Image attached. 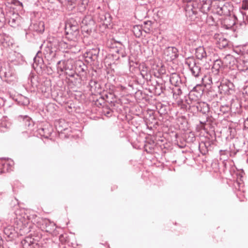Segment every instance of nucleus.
<instances>
[{"mask_svg":"<svg viewBox=\"0 0 248 248\" xmlns=\"http://www.w3.org/2000/svg\"><path fill=\"white\" fill-rule=\"evenodd\" d=\"M55 49L52 47L51 43L47 42L45 46L44 53L46 55H51Z\"/></svg>","mask_w":248,"mask_h":248,"instance_id":"nucleus-22","label":"nucleus"},{"mask_svg":"<svg viewBox=\"0 0 248 248\" xmlns=\"http://www.w3.org/2000/svg\"><path fill=\"white\" fill-rule=\"evenodd\" d=\"M236 19L235 15L227 16L224 19L222 24L226 29H229L236 24Z\"/></svg>","mask_w":248,"mask_h":248,"instance_id":"nucleus-10","label":"nucleus"},{"mask_svg":"<svg viewBox=\"0 0 248 248\" xmlns=\"http://www.w3.org/2000/svg\"><path fill=\"white\" fill-rule=\"evenodd\" d=\"M219 48H223L228 46L229 41L226 38L221 37L218 38L217 41Z\"/></svg>","mask_w":248,"mask_h":248,"instance_id":"nucleus-21","label":"nucleus"},{"mask_svg":"<svg viewBox=\"0 0 248 248\" xmlns=\"http://www.w3.org/2000/svg\"><path fill=\"white\" fill-rule=\"evenodd\" d=\"M49 43H51L55 49H62L69 48L68 43L63 40L61 37L49 38Z\"/></svg>","mask_w":248,"mask_h":248,"instance_id":"nucleus-3","label":"nucleus"},{"mask_svg":"<svg viewBox=\"0 0 248 248\" xmlns=\"http://www.w3.org/2000/svg\"><path fill=\"white\" fill-rule=\"evenodd\" d=\"M16 19L15 18H11L9 21V23L10 24V25L11 26H13V27H15L16 26V25L17 24L16 23Z\"/></svg>","mask_w":248,"mask_h":248,"instance_id":"nucleus-34","label":"nucleus"},{"mask_svg":"<svg viewBox=\"0 0 248 248\" xmlns=\"http://www.w3.org/2000/svg\"><path fill=\"white\" fill-rule=\"evenodd\" d=\"M23 121L25 125L28 127L30 126L32 124V121H31V119L27 116H25L24 117Z\"/></svg>","mask_w":248,"mask_h":248,"instance_id":"nucleus-30","label":"nucleus"},{"mask_svg":"<svg viewBox=\"0 0 248 248\" xmlns=\"http://www.w3.org/2000/svg\"><path fill=\"white\" fill-rule=\"evenodd\" d=\"M1 195V193H0V195Z\"/></svg>","mask_w":248,"mask_h":248,"instance_id":"nucleus-47","label":"nucleus"},{"mask_svg":"<svg viewBox=\"0 0 248 248\" xmlns=\"http://www.w3.org/2000/svg\"><path fill=\"white\" fill-rule=\"evenodd\" d=\"M213 4L212 13L219 16L228 15L232 10L231 4L225 0H214Z\"/></svg>","mask_w":248,"mask_h":248,"instance_id":"nucleus-1","label":"nucleus"},{"mask_svg":"<svg viewBox=\"0 0 248 248\" xmlns=\"http://www.w3.org/2000/svg\"><path fill=\"white\" fill-rule=\"evenodd\" d=\"M109 114V111H108V112L106 113V115L107 116H108Z\"/></svg>","mask_w":248,"mask_h":248,"instance_id":"nucleus-43","label":"nucleus"},{"mask_svg":"<svg viewBox=\"0 0 248 248\" xmlns=\"http://www.w3.org/2000/svg\"><path fill=\"white\" fill-rule=\"evenodd\" d=\"M219 89L220 91H222L224 93H226L229 91L228 86L224 84H221L219 86Z\"/></svg>","mask_w":248,"mask_h":248,"instance_id":"nucleus-31","label":"nucleus"},{"mask_svg":"<svg viewBox=\"0 0 248 248\" xmlns=\"http://www.w3.org/2000/svg\"><path fill=\"white\" fill-rule=\"evenodd\" d=\"M9 128V125L6 122H2L0 124V131L3 132H6Z\"/></svg>","mask_w":248,"mask_h":248,"instance_id":"nucleus-29","label":"nucleus"},{"mask_svg":"<svg viewBox=\"0 0 248 248\" xmlns=\"http://www.w3.org/2000/svg\"><path fill=\"white\" fill-rule=\"evenodd\" d=\"M214 0H200V10L203 13H212Z\"/></svg>","mask_w":248,"mask_h":248,"instance_id":"nucleus-6","label":"nucleus"},{"mask_svg":"<svg viewBox=\"0 0 248 248\" xmlns=\"http://www.w3.org/2000/svg\"><path fill=\"white\" fill-rule=\"evenodd\" d=\"M242 15H243L245 14L244 13H242Z\"/></svg>","mask_w":248,"mask_h":248,"instance_id":"nucleus-46","label":"nucleus"},{"mask_svg":"<svg viewBox=\"0 0 248 248\" xmlns=\"http://www.w3.org/2000/svg\"><path fill=\"white\" fill-rule=\"evenodd\" d=\"M99 21L105 25H108L110 23L111 18L110 15L107 13L102 12L99 16Z\"/></svg>","mask_w":248,"mask_h":248,"instance_id":"nucleus-11","label":"nucleus"},{"mask_svg":"<svg viewBox=\"0 0 248 248\" xmlns=\"http://www.w3.org/2000/svg\"><path fill=\"white\" fill-rule=\"evenodd\" d=\"M202 78V80H203V77H202V78Z\"/></svg>","mask_w":248,"mask_h":248,"instance_id":"nucleus-45","label":"nucleus"},{"mask_svg":"<svg viewBox=\"0 0 248 248\" xmlns=\"http://www.w3.org/2000/svg\"><path fill=\"white\" fill-rule=\"evenodd\" d=\"M14 165L12 160L5 159H0V173H5L8 172L12 170V168Z\"/></svg>","mask_w":248,"mask_h":248,"instance_id":"nucleus-5","label":"nucleus"},{"mask_svg":"<svg viewBox=\"0 0 248 248\" xmlns=\"http://www.w3.org/2000/svg\"><path fill=\"white\" fill-rule=\"evenodd\" d=\"M222 66V62L220 59L216 60L214 61L213 68L216 71H218L219 69Z\"/></svg>","mask_w":248,"mask_h":248,"instance_id":"nucleus-26","label":"nucleus"},{"mask_svg":"<svg viewBox=\"0 0 248 248\" xmlns=\"http://www.w3.org/2000/svg\"><path fill=\"white\" fill-rule=\"evenodd\" d=\"M40 53V51H38L37 53L36 54V55L34 58H33L34 61V63L33 64V66L34 67L35 64H36L37 65L39 63L41 62H42V59L40 58L39 56V54Z\"/></svg>","mask_w":248,"mask_h":248,"instance_id":"nucleus-28","label":"nucleus"},{"mask_svg":"<svg viewBox=\"0 0 248 248\" xmlns=\"http://www.w3.org/2000/svg\"><path fill=\"white\" fill-rule=\"evenodd\" d=\"M195 55L197 59L202 60L207 56L205 48L203 46H199L195 50Z\"/></svg>","mask_w":248,"mask_h":248,"instance_id":"nucleus-14","label":"nucleus"},{"mask_svg":"<svg viewBox=\"0 0 248 248\" xmlns=\"http://www.w3.org/2000/svg\"><path fill=\"white\" fill-rule=\"evenodd\" d=\"M243 93L248 95V85L244 87L243 90Z\"/></svg>","mask_w":248,"mask_h":248,"instance_id":"nucleus-37","label":"nucleus"},{"mask_svg":"<svg viewBox=\"0 0 248 248\" xmlns=\"http://www.w3.org/2000/svg\"><path fill=\"white\" fill-rule=\"evenodd\" d=\"M25 241V244L27 243H28V245H30L31 243H32L31 240V238H27L24 240Z\"/></svg>","mask_w":248,"mask_h":248,"instance_id":"nucleus-38","label":"nucleus"},{"mask_svg":"<svg viewBox=\"0 0 248 248\" xmlns=\"http://www.w3.org/2000/svg\"><path fill=\"white\" fill-rule=\"evenodd\" d=\"M39 134L46 138H48L51 134L52 129H48L46 128H41L38 129Z\"/></svg>","mask_w":248,"mask_h":248,"instance_id":"nucleus-20","label":"nucleus"},{"mask_svg":"<svg viewBox=\"0 0 248 248\" xmlns=\"http://www.w3.org/2000/svg\"><path fill=\"white\" fill-rule=\"evenodd\" d=\"M44 22L41 21L32 23V24L31 25L32 29L38 32H42L44 31Z\"/></svg>","mask_w":248,"mask_h":248,"instance_id":"nucleus-17","label":"nucleus"},{"mask_svg":"<svg viewBox=\"0 0 248 248\" xmlns=\"http://www.w3.org/2000/svg\"><path fill=\"white\" fill-rule=\"evenodd\" d=\"M98 53V51L96 50L89 51L87 53V58H89L92 61H95L97 58Z\"/></svg>","mask_w":248,"mask_h":248,"instance_id":"nucleus-24","label":"nucleus"},{"mask_svg":"<svg viewBox=\"0 0 248 248\" xmlns=\"http://www.w3.org/2000/svg\"><path fill=\"white\" fill-rule=\"evenodd\" d=\"M28 83L33 88L36 87L37 86V82H36V80L33 75H30V77L28 78Z\"/></svg>","mask_w":248,"mask_h":248,"instance_id":"nucleus-25","label":"nucleus"},{"mask_svg":"<svg viewBox=\"0 0 248 248\" xmlns=\"http://www.w3.org/2000/svg\"><path fill=\"white\" fill-rule=\"evenodd\" d=\"M0 75L4 76L9 81L13 80L15 78L14 72L8 65L7 68L5 67H1L0 70Z\"/></svg>","mask_w":248,"mask_h":248,"instance_id":"nucleus-9","label":"nucleus"},{"mask_svg":"<svg viewBox=\"0 0 248 248\" xmlns=\"http://www.w3.org/2000/svg\"><path fill=\"white\" fill-rule=\"evenodd\" d=\"M20 223H22V225H19V226H17V228L20 231H22V232L24 233H28L31 231V223H28L25 222L23 223L22 221H20Z\"/></svg>","mask_w":248,"mask_h":248,"instance_id":"nucleus-16","label":"nucleus"},{"mask_svg":"<svg viewBox=\"0 0 248 248\" xmlns=\"http://www.w3.org/2000/svg\"><path fill=\"white\" fill-rule=\"evenodd\" d=\"M170 82L172 85L178 87L181 84V80L179 75L176 73H172L170 77Z\"/></svg>","mask_w":248,"mask_h":248,"instance_id":"nucleus-13","label":"nucleus"},{"mask_svg":"<svg viewBox=\"0 0 248 248\" xmlns=\"http://www.w3.org/2000/svg\"><path fill=\"white\" fill-rule=\"evenodd\" d=\"M178 49L173 46L167 47L164 51V58L168 62H171L178 56Z\"/></svg>","mask_w":248,"mask_h":248,"instance_id":"nucleus-4","label":"nucleus"},{"mask_svg":"<svg viewBox=\"0 0 248 248\" xmlns=\"http://www.w3.org/2000/svg\"><path fill=\"white\" fill-rule=\"evenodd\" d=\"M182 93V90L180 88L177 89V91L173 93V95L174 96L175 94L180 95Z\"/></svg>","mask_w":248,"mask_h":248,"instance_id":"nucleus-36","label":"nucleus"},{"mask_svg":"<svg viewBox=\"0 0 248 248\" xmlns=\"http://www.w3.org/2000/svg\"><path fill=\"white\" fill-rule=\"evenodd\" d=\"M223 152H224V151H223L222 150H220V154H221V155H222V154H223V153H223Z\"/></svg>","mask_w":248,"mask_h":248,"instance_id":"nucleus-44","label":"nucleus"},{"mask_svg":"<svg viewBox=\"0 0 248 248\" xmlns=\"http://www.w3.org/2000/svg\"><path fill=\"white\" fill-rule=\"evenodd\" d=\"M211 144L209 141L201 142L199 143V148L200 152L202 155H206L209 150V148L210 147Z\"/></svg>","mask_w":248,"mask_h":248,"instance_id":"nucleus-15","label":"nucleus"},{"mask_svg":"<svg viewBox=\"0 0 248 248\" xmlns=\"http://www.w3.org/2000/svg\"><path fill=\"white\" fill-rule=\"evenodd\" d=\"M22 98L23 99V101L21 103V104L24 106L28 105L30 103L29 98L24 96L22 97Z\"/></svg>","mask_w":248,"mask_h":248,"instance_id":"nucleus-35","label":"nucleus"},{"mask_svg":"<svg viewBox=\"0 0 248 248\" xmlns=\"http://www.w3.org/2000/svg\"><path fill=\"white\" fill-rule=\"evenodd\" d=\"M64 66L63 64V61H59L57 63V68L58 73H59L60 72H64Z\"/></svg>","mask_w":248,"mask_h":248,"instance_id":"nucleus-27","label":"nucleus"},{"mask_svg":"<svg viewBox=\"0 0 248 248\" xmlns=\"http://www.w3.org/2000/svg\"><path fill=\"white\" fill-rule=\"evenodd\" d=\"M140 75L142 78L144 79H148L150 74L146 67L142 65L140 67Z\"/></svg>","mask_w":248,"mask_h":248,"instance_id":"nucleus-23","label":"nucleus"},{"mask_svg":"<svg viewBox=\"0 0 248 248\" xmlns=\"http://www.w3.org/2000/svg\"><path fill=\"white\" fill-rule=\"evenodd\" d=\"M203 105L205 106V107L206 108L207 110L208 111L209 108H208V105L207 104H203Z\"/></svg>","mask_w":248,"mask_h":248,"instance_id":"nucleus-39","label":"nucleus"},{"mask_svg":"<svg viewBox=\"0 0 248 248\" xmlns=\"http://www.w3.org/2000/svg\"><path fill=\"white\" fill-rule=\"evenodd\" d=\"M200 3H198L197 1H190L188 2L186 8L187 13L191 12L193 14L196 15L198 10H200Z\"/></svg>","mask_w":248,"mask_h":248,"instance_id":"nucleus-8","label":"nucleus"},{"mask_svg":"<svg viewBox=\"0 0 248 248\" xmlns=\"http://www.w3.org/2000/svg\"><path fill=\"white\" fill-rule=\"evenodd\" d=\"M142 27L140 25H135L133 26L132 31L136 37L140 38L142 33Z\"/></svg>","mask_w":248,"mask_h":248,"instance_id":"nucleus-19","label":"nucleus"},{"mask_svg":"<svg viewBox=\"0 0 248 248\" xmlns=\"http://www.w3.org/2000/svg\"><path fill=\"white\" fill-rule=\"evenodd\" d=\"M185 64L188 66L193 76L196 78L202 77V73L201 66L195 62L193 59H186Z\"/></svg>","mask_w":248,"mask_h":248,"instance_id":"nucleus-2","label":"nucleus"},{"mask_svg":"<svg viewBox=\"0 0 248 248\" xmlns=\"http://www.w3.org/2000/svg\"><path fill=\"white\" fill-rule=\"evenodd\" d=\"M210 19L212 20L213 21V22H214V19L212 16H209L208 17V20H210Z\"/></svg>","mask_w":248,"mask_h":248,"instance_id":"nucleus-40","label":"nucleus"},{"mask_svg":"<svg viewBox=\"0 0 248 248\" xmlns=\"http://www.w3.org/2000/svg\"><path fill=\"white\" fill-rule=\"evenodd\" d=\"M48 225L46 226V231L50 232L51 230L55 229V224L53 223L48 222Z\"/></svg>","mask_w":248,"mask_h":248,"instance_id":"nucleus-32","label":"nucleus"},{"mask_svg":"<svg viewBox=\"0 0 248 248\" xmlns=\"http://www.w3.org/2000/svg\"><path fill=\"white\" fill-rule=\"evenodd\" d=\"M117 43L118 46H116L115 52L121 57H125L126 56V53L124 51V46L120 42H118Z\"/></svg>","mask_w":248,"mask_h":248,"instance_id":"nucleus-18","label":"nucleus"},{"mask_svg":"<svg viewBox=\"0 0 248 248\" xmlns=\"http://www.w3.org/2000/svg\"><path fill=\"white\" fill-rule=\"evenodd\" d=\"M64 72L69 77H73L75 74L72 60L63 61Z\"/></svg>","mask_w":248,"mask_h":248,"instance_id":"nucleus-7","label":"nucleus"},{"mask_svg":"<svg viewBox=\"0 0 248 248\" xmlns=\"http://www.w3.org/2000/svg\"><path fill=\"white\" fill-rule=\"evenodd\" d=\"M219 36V34H215V35H214V37L215 38H217V36Z\"/></svg>","mask_w":248,"mask_h":248,"instance_id":"nucleus-41","label":"nucleus"},{"mask_svg":"<svg viewBox=\"0 0 248 248\" xmlns=\"http://www.w3.org/2000/svg\"><path fill=\"white\" fill-rule=\"evenodd\" d=\"M66 30H68L66 32L67 34L72 35L74 38H76L79 33L78 27L76 25L71 26L70 24H67Z\"/></svg>","mask_w":248,"mask_h":248,"instance_id":"nucleus-12","label":"nucleus"},{"mask_svg":"<svg viewBox=\"0 0 248 248\" xmlns=\"http://www.w3.org/2000/svg\"><path fill=\"white\" fill-rule=\"evenodd\" d=\"M60 3H62L63 0H57Z\"/></svg>","mask_w":248,"mask_h":248,"instance_id":"nucleus-42","label":"nucleus"},{"mask_svg":"<svg viewBox=\"0 0 248 248\" xmlns=\"http://www.w3.org/2000/svg\"><path fill=\"white\" fill-rule=\"evenodd\" d=\"M241 9L243 10H248V0H244L241 5Z\"/></svg>","mask_w":248,"mask_h":248,"instance_id":"nucleus-33","label":"nucleus"}]
</instances>
